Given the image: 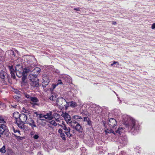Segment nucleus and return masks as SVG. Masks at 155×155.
Masks as SVG:
<instances>
[{"mask_svg":"<svg viewBox=\"0 0 155 155\" xmlns=\"http://www.w3.org/2000/svg\"><path fill=\"white\" fill-rule=\"evenodd\" d=\"M55 120H56L58 122H60V120H59V118H57V119H55Z\"/></svg>","mask_w":155,"mask_h":155,"instance_id":"09e8293b","label":"nucleus"},{"mask_svg":"<svg viewBox=\"0 0 155 155\" xmlns=\"http://www.w3.org/2000/svg\"><path fill=\"white\" fill-rule=\"evenodd\" d=\"M33 71H34L35 72H36V73L38 74L40 73L41 71L40 68H34L33 67Z\"/></svg>","mask_w":155,"mask_h":155,"instance_id":"a878e982","label":"nucleus"},{"mask_svg":"<svg viewBox=\"0 0 155 155\" xmlns=\"http://www.w3.org/2000/svg\"><path fill=\"white\" fill-rule=\"evenodd\" d=\"M151 28L153 29H155V23H153L152 25Z\"/></svg>","mask_w":155,"mask_h":155,"instance_id":"c03bdc74","label":"nucleus"},{"mask_svg":"<svg viewBox=\"0 0 155 155\" xmlns=\"http://www.w3.org/2000/svg\"><path fill=\"white\" fill-rule=\"evenodd\" d=\"M69 124L77 131L80 132H82V127L80 124L75 120H72L71 121L69 122Z\"/></svg>","mask_w":155,"mask_h":155,"instance_id":"7ed1b4c3","label":"nucleus"},{"mask_svg":"<svg viewBox=\"0 0 155 155\" xmlns=\"http://www.w3.org/2000/svg\"><path fill=\"white\" fill-rule=\"evenodd\" d=\"M26 123L28 124L31 126L32 128H33L34 127H36V125L35 124L34 120L31 119H28Z\"/></svg>","mask_w":155,"mask_h":155,"instance_id":"9d476101","label":"nucleus"},{"mask_svg":"<svg viewBox=\"0 0 155 155\" xmlns=\"http://www.w3.org/2000/svg\"><path fill=\"white\" fill-rule=\"evenodd\" d=\"M113 64H117V65H119V63L117 61H114L113 62Z\"/></svg>","mask_w":155,"mask_h":155,"instance_id":"49530a36","label":"nucleus"},{"mask_svg":"<svg viewBox=\"0 0 155 155\" xmlns=\"http://www.w3.org/2000/svg\"><path fill=\"white\" fill-rule=\"evenodd\" d=\"M84 121H87L88 120H89V118L87 117H85L84 118Z\"/></svg>","mask_w":155,"mask_h":155,"instance_id":"a19ab883","label":"nucleus"},{"mask_svg":"<svg viewBox=\"0 0 155 155\" xmlns=\"http://www.w3.org/2000/svg\"><path fill=\"white\" fill-rule=\"evenodd\" d=\"M35 114H36L37 116L38 115V113L37 112H35Z\"/></svg>","mask_w":155,"mask_h":155,"instance_id":"3c124183","label":"nucleus"},{"mask_svg":"<svg viewBox=\"0 0 155 155\" xmlns=\"http://www.w3.org/2000/svg\"><path fill=\"white\" fill-rule=\"evenodd\" d=\"M61 115L63 117H64L67 124H68L69 122L71 120V116L68 113H63Z\"/></svg>","mask_w":155,"mask_h":155,"instance_id":"6e6552de","label":"nucleus"},{"mask_svg":"<svg viewBox=\"0 0 155 155\" xmlns=\"http://www.w3.org/2000/svg\"><path fill=\"white\" fill-rule=\"evenodd\" d=\"M20 121L23 123H26L28 119V117L26 114L22 113L20 114V117L19 118Z\"/></svg>","mask_w":155,"mask_h":155,"instance_id":"0eeeda50","label":"nucleus"},{"mask_svg":"<svg viewBox=\"0 0 155 155\" xmlns=\"http://www.w3.org/2000/svg\"><path fill=\"white\" fill-rule=\"evenodd\" d=\"M116 132L119 134H120L124 132V128L122 127H119L118 129L115 131Z\"/></svg>","mask_w":155,"mask_h":155,"instance_id":"a211bd4d","label":"nucleus"},{"mask_svg":"<svg viewBox=\"0 0 155 155\" xmlns=\"http://www.w3.org/2000/svg\"><path fill=\"white\" fill-rule=\"evenodd\" d=\"M6 152L5 146L4 145L0 149V152L2 153H4Z\"/></svg>","mask_w":155,"mask_h":155,"instance_id":"b1692460","label":"nucleus"},{"mask_svg":"<svg viewBox=\"0 0 155 155\" xmlns=\"http://www.w3.org/2000/svg\"><path fill=\"white\" fill-rule=\"evenodd\" d=\"M62 82H61V80H58L57 83L56 84L58 86L59 84H62Z\"/></svg>","mask_w":155,"mask_h":155,"instance_id":"ea45409f","label":"nucleus"},{"mask_svg":"<svg viewBox=\"0 0 155 155\" xmlns=\"http://www.w3.org/2000/svg\"><path fill=\"white\" fill-rule=\"evenodd\" d=\"M12 130L15 133L18 132V134H20V131L19 130H16L13 127L12 128Z\"/></svg>","mask_w":155,"mask_h":155,"instance_id":"e433bc0d","label":"nucleus"},{"mask_svg":"<svg viewBox=\"0 0 155 155\" xmlns=\"http://www.w3.org/2000/svg\"><path fill=\"white\" fill-rule=\"evenodd\" d=\"M1 135H2V134H0V137H1Z\"/></svg>","mask_w":155,"mask_h":155,"instance_id":"13d9d810","label":"nucleus"},{"mask_svg":"<svg viewBox=\"0 0 155 155\" xmlns=\"http://www.w3.org/2000/svg\"><path fill=\"white\" fill-rule=\"evenodd\" d=\"M49 82V79L48 78V77H46V78L43 79V81L42 82V85L43 87H46Z\"/></svg>","mask_w":155,"mask_h":155,"instance_id":"f8f14e48","label":"nucleus"},{"mask_svg":"<svg viewBox=\"0 0 155 155\" xmlns=\"http://www.w3.org/2000/svg\"><path fill=\"white\" fill-rule=\"evenodd\" d=\"M25 96L27 98L30 99V100H31V97L30 95L27 94H25Z\"/></svg>","mask_w":155,"mask_h":155,"instance_id":"4c0bfd02","label":"nucleus"},{"mask_svg":"<svg viewBox=\"0 0 155 155\" xmlns=\"http://www.w3.org/2000/svg\"><path fill=\"white\" fill-rule=\"evenodd\" d=\"M66 100L63 97H58L56 100V104L57 106H60Z\"/></svg>","mask_w":155,"mask_h":155,"instance_id":"1a4fd4ad","label":"nucleus"},{"mask_svg":"<svg viewBox=\"0 0 155 155\" xmlns=\"http://www.w3.org/2000/svg\"><path fill=\"white\" fill-rule=\"evenodd\" d=\"M30 84L32 87V88H33L38 87L39 85L38 81H31Z\"/></svg>","mask_w":155,"mask_h":155,"instance_id":"ddd939ff","label":"nucleus"},{"mask_svg":"<svg viewBox=\"0 0 155 155\" xmlns=\"http://www.w3.org/2000/svg\"><path fill=\"white\" fill-rule=\"evenodd\" d=\"M112 24L114 25H115L116 24V22L115 21H113L112 22Z\"/></svg>","mask_w":155,"mask_h":155,"instance_id":"8fccbe9b","label":"nucleus"},{"mask_svg":"<svg viewBox=\"0 0 155 155\" xmlns=\"http://www.w3.org/2000/svg\"><path fill=\"white\" fill-rule=\"evenodd\" d=\"M28 78L31 81H38V79L37 78V75L36 74H30L29 75Z\"/></svg>","mask_w":155,"mask_h":155,"instance_id":"9b49d317","label":"nucleus"},{"mask_svg":"<svg viewBox=\"0 0 155 155\" xmlns=\"http://www.w3.org/2000/svg\"><path fill=\"white\" fill-rule=\"evenodd\" d=\"M4 132L5 133V135L7 137L8 136L9 132L8 131V130L6 129L5 125L4 124H2L0 126V134H3Z\"/></svg>","mask_w":155,"mask_h":155,"instance_id":"20e7f679","label":"nucleus"},{"mask_svg":"<svg viewBox=\"0 0 155 155\" xmlns=\"http://www.w3.org/2000/svg\"><path fill=\"white\" fill-rule=\"evenodd\" d=\"M16 75L19 78L21 77L23 75V73L21 70L20 71H16Z\"/></svg>","mask_w":155,"mask_h":155,"instance_id":"4be33fe9","label":"nucleus"},{"mask_svg":"<svg viewBox=\"0 0 155 155\" xmlns=\"http://www.w3.org/2000/svg\"><path fill=\"white\" fill-rule=\"evenodd\" d=\"M0 123H5V121L4 119L1 116H0Z\"/></svg>","mask_w":155,"mask_h":155,"instance_id":"473e14b6","label":"nucleus"},{"mask_svg":"<svg viewBox=\"0 0 155 155\" xmlns=\"http://www.w3.org/2000/svg\"><path fill=\"white\" fill-rule=\"evenodd\" d=\"M130 120L129 121L128 123H125V124L127 126H128L129 128L131 129V130L132 132H133L134 133L136 131V126L135 125V121L132 118H130Z\"/></svg>","mask_w":155,"mask_h":155,"instance_id":"f03ea898","label":"nucleus"},{"mask_svg":"<svg viewBox=\"0 0 155 155\" xmlns=\"http://www.w3.org/2000/svg\"><path fill=\"white\" fill-rule=\"evenodd\" d=\"M30 100L33 102H37L38 101V99L36 97H31Z\"/></svg>","mask_w":155,"mask_h":155,"instance_id":"393cba45","label":"nucleus"},{"mask_svg":"<svg viewBox=\"0 0 155 155\" xmlns=\"http://www.w3.org/2000/svg\"><path fill=\"white\" fill-rule=\"evenodd\" d=\"M114 64H113V63H112V64H110V65H111V66H113Z\"/></svg>","mask_w":155,"mask_h":155,"instance_id":"5fc2aeb1","label":"nucleus"},{"mask_svg":"<svg viewBox=\"0 0 155 155\" xmlns=\"http://www.w3.org/2000/svg\"><path fill=\"white\" fill-rule=\"evenodd\" d=\"M109 155H114V154H109Z\"/></svg>","mask_w":155,"mask_h":155,"instance_id":"4d7b16f0","label":"nucleus"},{"mask_svg":"<svg viewBox=\"0 0 155 155\" xmlns=\"http://www.w3.org/2000/svg\"><path fill=\"white\" fill-rule=\"evenodd\" d=\"M117 122L116 120L114 118H110L108 122V125L110 128H113L116 126Z\"/></svg>","mask_w":155,"mask_h":155,"instance_id":"423d86ee","label":"nucleus"},{"mask_svg":"<svg viewBox=\"0 0 155 155\" xmlns=\"http://www.w3.org/2000/svg\"><path fill=\"white\" fill-rule=\"evenodd\" d=\"M57 114L58 115V114Z\"/></svg>","mask_w":155,"mask_h":155,"instance_id":"052dcab7","label":"nucleus"},{"mask_svg":"<svg viewBox=\"0 0 155 155\" xmlns=\"http://www.w3.org/2000/svg\"><path fill=\"white\" fill-rule=\"evenodd\" d=\"M12 53H13V54L14 53V52L13 51H12Z\"/></svg>","mask_w":155,"mask_h":155,"instance_id":"bf43d9fd","label":"nucleus"},{"mask_svg":"<svg viewBox=\"0 0 155 155\" xmlns=\"http://www.w3.org/2000/svg\"><path fill=\"white\" fill-rule=\"evenodd\" d=\"M12 106L13 107H14V108H15V107H16L17 106V105H14V106Z\"/></svg>","mask_w":155,"mask_h":155,"instance_id":"864d4df0","label":"nucleus"},{"mask_svg":"<svg viewBox=\"0 0 155 155\" xmlns=\"http://www.w3.org/2000/svg\"><path fill=\"white\" fill-rule=\"evenodd\" d=\"M61 127L65 131H68L70 130V129L69 127H67L66 126V125L64 124H63V126H61Z\"/></svg>","mask_w":155,"mask_h":155,"instance_id":"5701e85b","label":"nucleus"},{"mask_svg":"<svg viewBox=\"0 0 155 155\" xmlns=\"http://www.w3.org/2000/svg\"><path fill=\"white\" fill-rule=\"evenodd\" d=\"M33 137L35 139H37L39 138V136L38 135L35 134L34 136Z\"/></svg>","mask_w":155,"mask_h":155,"instance_id":"79ce46f5","label":"nucleus"},{"mask_svg":"<svg viewBox=\"0 0 155 155\" xmlns=\"http://www.w3.org/2000/svg\"><path fill=\"white\" fill-rule=\"evenodd\" d=\"M57 86H58V85H57V84H53L52 85V87L50 88V90L51 91H53L54 90V89H55V88Z\"/></svg>","mask_w":155,"mask_h":155,"instance_id":"72a5a7b5","label":"nucleus"},{"mask_svg":"<svg viewBox=\"0 0 155 155\" xmlns=\"http://www.w3.org/2000/svg\"><path fill=\"white\" fill-rule=\"evenodd\" d=\"M10 73L11 74L12 77L14 79H15V76L14 74V72H12Z\"/></svg>","mask_w":155,"mask_h":155,"instance_id":"58836bf2","label":"nucleus"},{"mask_svg":"<svg viewBox=\"0 0 155 155\" xmlns=\"http://www.w3.org/2000/svg\"><path fill=\"white\" fill-rule=\"evenodd\" d=\"M8 68L10 73L13 72H15L13 68V66L12 65L11 66H8Z\"/></svg>","mask_w":155,"mask_h":155,"instance_id":"c85d7f7f","label":"nucleus"},{"mask_svg":"<svg viewBox=\"0 0 155 155\" xmlns=\"http://www.w3.org/2000/svg\"><path fill=\"white\" fill-rule=\"evenodd\" d=\"M12 91L15 93H16V94H19L20 91L17 89H13V90H12Z\"/></svg>","mask_w":155,"mask_h":155,"instance_id":"c9c22d12","label":"nucleus"},{"mask_svg":"<svg viewBox=\"0 0 155 155\" xmlns=\"http://www.w3.org/2000/svg\"><path fill=\"white\" fill-rule=\"evenodd\" d=\"M67 104L68 106H70L73 107L78 106V104L76 103L73 101L68 102L67 103Z\"/></svg>","mask_w":155,"mask_h":155,"instance_id":"f3484780","label":"nucleus"},{"mask_svg":"<svg viewBox=\"0 0 155 155\" xmlns=\"http://www.w3.org/2000/svg\"><path fill=\"white\" fill-rule=\"evenodd\" d=\"M87 122V124L88 125H91V124H92V122L90 120H88Z\"/></svg>","mask_w":155,"mask_h":155,"instance_id":"37998d69","label":"nucleus"},{"mask_svg":"<svg viewBox=\"0 0 155 155\" xmlns=\"http://www.w3.org/2000/svg\"><path fill=\"white\" fill-rule=\"evenodd\" d=\"M73 118L76 120L82 119L81 117L78 115H75L73 116Z\"/></svg>","mask_w":155,"mask_h":155,"instance_id":"c756f323","label":"nucleus"},{"mask_svg":"<svg viewBox=\"0 0 155 155\" xmlns=\"http://www.w3.org/2000/svg\"><path fill=\"white\" fill-rule=\"evenodd\" d=\"M63 132V130L61 129H60L58 130V132L60 134L61 137L62 139L63 140H66L65 135Z\"/></svg>","mask_w":155,"mask_h":155,"instance_id":"2eb2a0df","label":"nucleus"},{"mask_svg":"<svg viewBox=\"0 0 155 155\" xmlns=\"http://www.w3.org/2000/svg\"><path fill=\"white\" fill-rule=\"evenodd\" d=\"M15 69L16 71H21L22 70V66L20 64H18L16 66Z\"/></svg>","mask_w":155,"mask_h":155,"instance_id":"412c9836","label":"nucleus"},{"mask_svg":"<svg viewBox=\"0 0 155 155\" xmlns=\"http://www.w3.org/2000/svg\"><path fill=\"white\" fill-rule=\"evenodd\" d=\"M64 133L67 135V136L69 138H70L72 136V134L70 133V130L68 131H65Z\"/></svg>","mask_w":155,"mask_h":155,"instance_id":"cd10ccee","label":"nucleus"},{"mask_svg":"<svg viewBox=\"0 0 155 155\" xmlns=\"http://www.w3.org/2000/svg\"><path fill=\"white\" fill-rule=\"evenodd\" d=\"M106 134H107V133H112L113 134H115V133L114 131L112 129H107L106 130Z\"/></svg>","mask_w":155,"mask_h":155,"instance_id":"bb28decb","label":"nucleus"},{"mask_svg":"<svg viewBox=\"0 0 155 155\" xmlns=\"http://www.w3.org/2000/svg\"><path fill=\"white\" fill-rule=\"evenodd\" d=\"M33 71V68L31 66H30L27 67L25 68L23 70L22 73L23 75L25 76H27V74L29 72Z\"/></svg>","mask_w":155,"mask_h":155,"instance_id":"39448f33","label":"nucleus"},{"mask_svg":"<svg viewBox=\"0 0 155 155\" xmlns=\"http://www.w3.org/2000/svg\"><path fill=\"white\" fill-rule=\"evenodd\" d=\"M49 123L54 126H56L57 125V123L54 120H51V121H50Z\"/></svg>","mask_w":155,"mask_h":155,"instance_id":"7c9ffc66","label":"nucleus"},{"mask_svg":"<svg viewBox=\"0 0 155 155\" xmlns=\"http://www.w3.org/2000/svg\"><path fill=\"white\" fill-rule=\"evenodd\" d=\"M14 136L18 140H22L23 139V138L21 137H20L19 136H17L16 135L14 134Z\"/></svg>","mask_w":155,"mask_h":155,"instance_id":"2f4dec72","label":"nucleus"},{"mask_svg":"<svg viewBox=\"0 0 155 155\" xmlns=\"http://www.w3.org/2000/svg\"><path fill=\"white\" fill-rule=\"evenodd\" d=\"M38 117L40 118H41L43 117L42 116V115L41 114H38Z\"/></svg>","mask_w":155,"mask_h":155,"instance_id":"de8ad7c7","label":"nucleus"},{"mask_svg":"<svg viewBox=\"0 0 155 155\" xmlns=\"http://www.w3.org/2000/svg\"><path fill=\"white\" fill-rule=\"evenodd\" d=\"M38 155H42V154L40 152H38Z\"/></svg>","mask_w":155,"mask_h":155,"instance_id":"603ef678","label":"nucleus"},{"mask_svg":"<svg viewBox=\"0 0 155 155\" xmlns=\"http://www.w3.org/2000/svg\"><path fill=\"white\" fill-rule=\"evenodd\" d=\"M8 79L7 73L4 71H0V85H2L8 84Z\"/></svg>","mask_w":155,"mask_h":155,"instance_id":"f257e3e1","label":"nucleus"},{"mask_svg":"<svg viewBox=\"0 0 155 155\" xmlns=\"http://www.w3.org/2000/svg\"><path fill=\"white\" fill-rule=\"evenodd\" d=\"M13 117L16 119L20 118V114L18 112H15L13 114Z\"/></svg>","mask_w":155,"mask_h":155,"instance_id":"6ab92c4d","label":"nucleus"},{"mask_svg":"<svg viewBox=\"0 0 155 155\" xmlns=\"http://www.w3.org/2000/svg\"><path fill=\"white\" fill-rule=\"evenodd\" d=\"M25 111H24V112H25V113H26V111H27V110H25Z\"/></svg>","mask_w":155,"mask_h":155,"instance_id":"6e6d98bb","label":"nucleus"},{"mask_svg":"<svg viewBox=\"0 0 155 155\" xmlns=\"http://www.w3.org/2000/svg\"><path fill=\"white\" fill-rule=\"evenodd\" d=\"M22 82L23 83H25V78H26V77L27 76H24V75H23L22 76Z\"/></svg>","mask_w":155,"mask_h":155,"instance_id":"f704fd0d","label":"nucleus"},{"mask_svg":"<svg viewBox=\"0 0 155 155\" xmlns=\"http://www.w3.org/2000/svg\"><path fill=\"white\" fill-rule=\"evenodd\" d=\"M57 97V95L56 93H51L50 96L49 97V99L51 101H55L56 100Z\"/></svg>","mask_w":155,"mask_h":155,"instance_id":"dca6fc26","label":"nucleus"},{"mask_svg":"<svg viewBox=\"0 0 155 155\" xmlns=\"http://www.w3.org/2000/svg\"><path fill=\"white\" fill-rule=\"evenodd\" d=\"M52 112L50 111L46 114L43 115L42 117H44L45 119H48L49 120H51L53 118V117L52 115Z\"/></svg>","mask_w":155,"mask_h":155,"instance_id":"4468645a","label":"nucleus"},{"mask_svg":"<svg viewBox=\"0 0 155 155\" xmlns=\"http://www.w3.org/2000/svg\"><path fill=\"white\" fill-rule=\"evenodd\" d=\"M16 123L17 124L18 127L22 129L24 128V123H22L20 122H18L17 121H16Z\"/></svg>","mask_w":155,"mask_h":155,"instance_id":"aec40b11","label":"nucleus"},{"mask_svg":"<svg viewBox=\"0 0 155 155\" xmlns=\"http://www.w3.org/2000/svg\"><path fill=\"white\" fill-rule=\"evenodd\" d=\"M74 10H75L76 11H80V8H74Z\"/></svg>","mask_w":155,"mask_h":155,"instance_id":"a18cd8bd","label":"nucleus"}]
</instances>
